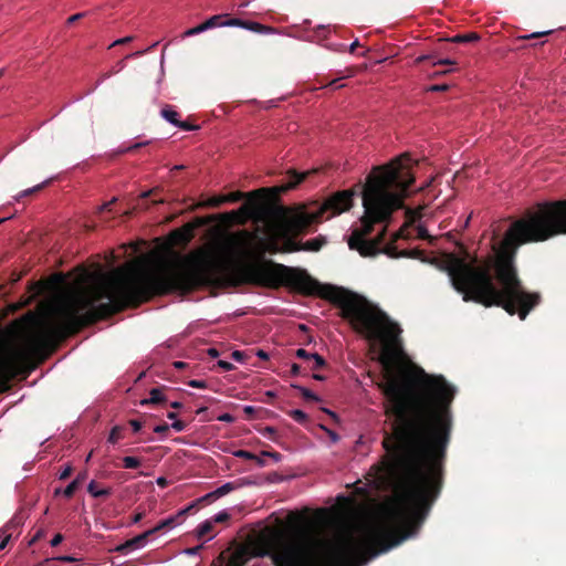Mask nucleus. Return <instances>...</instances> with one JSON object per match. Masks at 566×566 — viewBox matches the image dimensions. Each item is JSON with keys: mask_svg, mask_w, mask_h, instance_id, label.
Instances as JSON below:
<instances>
[{"mask_svg": "<svg viewBox=\"0 0 566 566\" xmlns=\"http://www.w3.org/2000/svg\"><path fill=\"white\" fill-rule=\"evenodd\" d=\"M443 462H375L361 480L347 483L355 494L368 497L369 490L390 491L375 521L360 527L342 528L325 539L307 524V518L291 512L289 531L266 528L258 538L256 556H268L275 566H353L399 545L422 520L442 488Z\"/></svg>", "mask_w": 566, "mask_h": 566, "instance_id": "nucleus-1", "label": "nucleus"}, {"mask_svg": "<svg viewBox=\"0 0 566 566\" xmlns=\"http://www.w3.org/2000/svg\"><path fill=\"white\" fill-rule=\"evenodd\" d=\"M343 317L368 340L382 345V381L378 385L395 416L392 433L384 446L390 460H442L452 426L450 405L455 388L442 376H432L418 367L397 366L401 329L365 298L340 300ZM381 460H389L382 458Z\"/></svg>", "mask_w": 566, "mask_h": 566, "instance_id": "nucleus-2", "label": "nucleus"}, {"mask_svg": "<svg viewBox=\"0 0 566 566\" xmlns=\"http://www.w3.org/2000/svg\"><path fill=\"white\" fill-rule=\"evenodd\" d=\"M203 272L201 260L149 268L129 263L107 273L98 272L91 284L78 283L59 300L46 324L48 333L64 337L155 294L189 290L200 283Z\"/></svg>", "mask_w": 566, "mask_h": 566, "instance_id": "nucleus-3", "label": "nucleus"}, {"mask_svg": "<svg viewBox=\"0 0 566 566\" xmlns=\"http://www.w3.org/2000/svg\"><path fill=\"white\" fill-rule=\"evenodd\" d=\"M412 164L411 157L403 154L388 165L375 168L368 176L363 191L364 216L347 239L349 249L357 250L363 256L381 251L385 228L371 239L373 226L388 221L395 210L402 208L408 188L415 180L410 171Z\"/></svg>", "mask_w": 566, "mask_h": 566, "instance_id": "nucleus-4", "label": "nucleus"}, {"mask_svg": "<svg viewBox=\"0 0 566 566\" xmlns=\"http://www.w3.org/2000/svg\"><path fill=\"white\" fill-rule=\"evenodd\" d=\"M353 196L354 192L350 190L338 191L315 210L296 211L284 216L279 223L269 227L265 238H259L255 241L247 231L231 235L224 243V254L229 260L260 258L265 252L280 251V240H283V251H318L324 244L323 240L315 238L297 244L292 237L297 235L313 222L328 220L349 210L353 206Z\"/></svg>", "mask_w": 566, "mask_h": 566, "instance_id": "nucleus-5", "label": "nucleus"}, {"mask_svg": "<svg viewBox=\"0 0 566 566\" xmlns=\"http://www.w3.org/2000/svg\"><path fill=\"white\" fill-rule=\"evenodd\" d=\"M249 272L253 282L266 286L285 284L307 293L313 292L315 287V282L306 272L281 264L269 263L253 265Z\"/></svg>", "mask_w": 566, "mask_h": 566, "instance_id": "nucleus-6", "label": "nucleus"}, {"mask_svg": "<svg viewBox=\"0 0 566 566\" xmlns=\"http://www.w3.org/2000/svg\"><path fill=\"white\" fill-rule=\"evenodd\" d=\"M154 534V531H146L130 539H127L125 543L118 545L115 551L126 554L130 551L138 549L145 546L150 535Z\"/></svg>", "mask_w": 566, "mask_h": 566, "instance_id": "nucleus-7", "label": "nucleus"}, {"mask_svg": "<svg viewBox=\"0 0 566 566\" xmlns=\"http://www.w3.org/2000/svg\"><path fill=\"white\" fill-rule=\"evenodd\" d=\"M196 507V503H190L187 507L179 511L176 515L169 516L163 521H160L155 527L150 528V531H154V534L165 530V528H172L177 524L180 523V518H182L186 514L192 512V510Z\"/></svg>", "mask_w": 566, "mask_h": 566, "instance_id": "nucleus-8", "label": "nucleus"}, {"mask_svg": "<svg viewBox=\"0 0 566 566\" xmlns=\"http://www.w3.org/2000/svg\"><path fill=\"white\" fill-rule=\"evenodd\" d=\"M161 116L167 122H169L170 124H172L176 127L182 128L185 130H191L193 128L192 126L188 125L187 123L180 122L178 119V116H179L178 113L170 107L163 108Z\"/></svg>", "mask_w": 566, "mask_h": 566, "instance_id": "nucleus-9", "label": "nucleus"}, {"mask_svg": "<svg viewBox=\"0 0 566 566\" xmlns=\"http://www.w3.org/2000/svg\"><path fill=\"white\" fill-rule=\"evenodd\" d=\"M245 30L260 34H277L280 31L273 27L264 25L254 21H247Z\"/></svg>", "mask_w": 566, "mask_h": 566, "instance_id": "nucleus-10", "label": "nucleus"}, {"mask_svg": "<svg viewBox=\"0 0 566 566\" xmlns=\"http://www.w3.org/2000/svg\"><path fill=\"white\" fill-rule=\"evenodd\" d=\"M337 504L335 510H338L342 514H347L356 505V501L352 496L338 495Z\"/></svg>", "mask_w": 566, "mask_h": 566, "instance_id": "nucleus-11", "label": "nucleus"}, {"mask_svg": "<svg viewBox=\"0 0 566 566\" xmlns=\"http://www.w3.org/2000/svg\"><path fill=\"white\" fill-rule=\"evenodd\" d=\"M87 492L94 497H105L111 495L112 490L109 488H99L96 481H91L87 486Z\"/></svg>", "mask_w": 566, "mask_h": 566, "instance_id": "nucleus-12", "label": "nucleus"}, {"mask_svg": "<svg viewBox=\"0 0 566 566\" xmlns=\"http://www.w3.org/2000/svg\"><path fill=\"white\" fill-rule=\"evenodd\" d=\"M248 562V556L244 551L234 552L227 563V566H245Z\"/></svg>", "mask_w": 566, "mask_h": 566, "instance_id": "nucleus-13", "label": "nucleus"}, {"mask_svg": "<svg viewBox=\"0 0 566 566\" xmlns=\"http://www.w3.org/2000/svg\"><path fill=\"white\" fill-rule=\"evenodd\" d=\"M213 530V522L212 520H207L203 523H201L196 528V537L198 539L202 538L203 536L208 535Z\"/></svg>", "mask_w": 566, "mask_h": 566, "instance_id": "nucleus-14", "label": "nucleus"}, {"mask_svg": "<svg viewBox=\"0 0 566 566\" xmlns=\"http://www.w3.org/2000/svg\"><path fill=\"white\" fill-rule=\"evenodd\" d=\"M307 174L308 172H302V174L293 172L291 176L292 180L290 182H287L286 185H283L281 187V190L286 191V190L294 188L296 185H298L300 182H302L305 179Z\"/></svg>", "mask_w": 566, "mask_h": 566, "instance_id": "nucleus-15", "label": "nucleus"}, {"mask_svg": "<svg viewBox=\"0 0 566 566\" xmlns=\"http://www.w3.org/2000/svg\"><path fill=\"white\" fill-rule=\"evenodd\" d=\"M218 499L219 497L217 496L216 491H212V492L199 497L198 500L193 501L192 503H196V507L192 511L197 510L198 505L210 504Z\"/></svg>", "mask_w": 566, "mask_h": 566, "instance_id": "nucleus-16", "label": "nucleus"}, {"mask_svg": "<svg viewBox=\"0 0 566 566\" xmlns=\"http://www.w3.org/2000/svg\"><path fill=\"white\" fill-rule=\"evenodd\" d=\"M150 397L148 399H144L142 400V405H146V403H158L163 400V394H161V390L158 389V388H154L150 390Z\"/></svg>", "mask_w": 566, "mask_h": 566, "instance_id": "nucleus-17", "label": "nucleus"}, {"mask_svg": "<svg viewBox=\"0 0 566 566\" xmlns=\"http://www.w3.org/2000/svg\"><path fill=\"white\" fill-rule=\"evenodd\" d=\"M80 488V480H73L64 490L63 495L71 499Z\"/></svg>", "mask_w": 566, "mask_h": 566, "instance_id": "nucleus-18", "label": "nucleus"}, {"mask_svg": "<svg viewBox=\"0 0 566 566\" xmlns=\"http://www.w3.org/2000/svg\"><path fill=\"white\" fill-rule=\"evenodd\" d=\"M308 363L312 369H318L325 366V359L316 353L311 355V360Z\"/></svg>", "mask_w": 566, "mask_h": 566, "instance_id": "nucleus-19", "label": "nucleus"}, {"mask_svg": "<svg viewBox=\"0 0 566 566\" xmlns=\"http://www.w3.org/2000/svg\"><path fill=\"white\" fill-rule=\"evenodd\" d=\"M10 373V361L7 357L0 355V379L6 378Z\"/></svg>", "mask_w": 566, "mask_h": 566, "instance_id": "nucleus-20", "label": "nucleus"}, {"mask_svg": "<svg viewBox=\"0 0 566 566\" xmlns=\"http://www.w3.org/2000/svg\"><path fill=\"white\" fill-rule=\"evenodd\" d=\"M235 486H237L235 483L228 482V483L221 485L220 488L216 489L214 491L217 493V496L221 497V496L228 494L229 492H231L232 490H234Z\"/></svg>", "mask_w": 566, "mask_h": 566, "instance_id": "nucleus-21", "label": "nucleus"}, {"mask_svg": "<svg viewBox=\"0 0 566 566\" xmlns=\"http://www.w3.org/2000/svg\"><path fill=\"white\" fill-rule=\"evenodd\" d=\"M290 416L298 423H305L307 420V415L300 409L291 410Z\"/></svg>", "mask_w": 566, "mask_h": 566, "instance_id": "nucleus-22", "label": "nucleus"}, {"mask_svg": "<svg viewBox=\"0 0 566 566\" xmlns=\"http://www.w3.org/2000/svg\"><path fill=\"white\" fill-rule=\"evenodd\" d=\"M222 27H239L245 29L247 20H241L238 18L229 19L221 23Z\"/></svg>", "mask_w": 566, "mask_h": 566, "instance_id": "nucleus-23", "label": "nucleus"}, {"mask_svg": "<svg viewBox=\"0 0 566 566\" xmlns=\"http://www.w3.org/2000/svg\"><path fill=\"white\" fill-rule=\"evenodd\" d=\"M479 39V35L476 33H469L463 35H455L452 41L453 42H471L476 41Z\"/></svg>", "mask_w": 566, "mask_h": 566, "instance_id": "nucleus-24", "label": "nucleus"}, {"mask_svg": "<svg viewBox=\"0 0 566 566\" xmlns=\"http://www.w3.org/2000/svg\"><path fill=\"white\" fill-rule=\"evenodd\" d=\"M122 431L123 429L120 427H115L109 433L108 441L111 443H116L122 439Z\"/></svg>", "mask_w": 566, "mask_h": 566, "instance_id": "nucleus-25", "label": "nucleus"}, {"mask_svg": "<svg viewBox=\"0 0 566 566\" xmlns=\"http://www.w3.org/2000/svg\"><path fill=\"white\" fill-rule=\"evenodd\" d=\"M49 181H50V180H46V181H44V182H42V184H39V185H36V186L32 187V188H29V189L23 190V191L19 195V198H23V197H25V196H29V195H31V193L35 192V191H39V190H40V189H42L45 185H48V184H49Z\"/></svg>", "mask_w": 566, "mask_h": 566, "instance_id": "nucleus-26", "label": "nucleus"}, {"mask_svg": "<svg viewBox=\"0 0 566 566\" xmlns=\"http://www.w3.org/2000/svg\"><path fill=\"white\" fill-rule=\"evenodd\" d=\"M297 388L305 399L315 400V401L319 400V398L314 392H312L310 389H307L305 387H297Z\"/></svg>", "mask_w": 566, "mask_h": 566, "instance_id": "nucleus-27", "label": "nucleus"}, {"mask_svg": "<svg viewBox=\"0 0 566 566\" xmlns=\"http://www.w3.org/2000/svg\"><path fill=\"white\" fill-rule=\"evenodd\" d=\"M416 235L420 239H430V235L428 233V230L426 227H423L422 224H417L416 226Z\"/></svg>", "mask_w": 566, "mask_h": 566, "instance_id": "nucleus-28", "label": "nucleus"}, {"mask_svg": "<svg viewBox=\"0 0 566 566\" xmlns=\"http://www.w3.org/2000/svg\"><path fill=\"white\" fill-rule=\"evenodd\" d=\"M205 31H206V29H205L203 24L201 23V24H199V25H197V27H195V28L188 29V30L185 32V34H184V35H185V36H192V35H197V34H199V33H201V32H205Z\"/></svg>", "mask_w": 566, "mask_h": 566, "instance_id": "nucleus-29", "label": "nucleus"}, {"mask_svg": "<svg viewBox=\"0 0 566 566\" xmlns=\"http://www.w3.org/2000/svg\"><path fill=\"white\" fill-rule=\"evenodd\" d=\"M230 518V514L226 511L219 512L214 515L212 522L213 523H223Z\"/></svg>", "mask_w": 566, "mask_h": 566, "instance_id": "nucleus-30", "label": "nucleus"}, {"mask_svg": "<svg viewBox=\"0 0 566 566\" xmlns=\"http://www.w3.org/2000/svg\"><path fill=\"white\" fill-rule=\"evenodd\" d=\"M218 19H219V15H213V17L209 18L207 21H205L202 24H203L206 31L208 29L214 28L217 25Z\"/></svg>", "mask_w": 566, "mask_h": 566, "instance_id": "nucleus-31", "label": "nucleus"}, {"mask_svg": "<svg viewBox=\"0 0 566 566\" xmlns=\"http://www.w3.org/2000/svg\"><path fill=\"white\" fill-rule=\"evenodd\" d=\"M224 201H226V197H213L207 201V205L211 206V207H218L219 205H221Z\"/></svg>", "mask_w": 566, "mask_h": 566, "instance_id": "nucleus-32", "label": "nucleus"}, {"mask_svg": "<svg viewBox=\"0 0 566 566\" xmlns=\"http://www.w3.org/2000/svg\"><path fill=\"white\" fill-rule=\"evenodd\" d=\"M311 355H313V354H312V353L306 352V350H305V349H303V348H298V349L296 350V357L302 358V359H305V360H307V361H310V360H311Z\"/></svg>", "mask_w": 566, "mask_h": 566, "instance_id": "nucleus-33", "label": "nucleus"}, {"mask_svg": "<svg viewBox=\"0 0 566 566\" xmlns=\"http://www.w3.org/2000/svg\"><path fill=\"white\" fill-rule=\"evenodd\" d=\"M201 549H202V545H198L195 547L186 548L184 552H185V554H187L189 556H193V555H197Z\"/></svg>", "mask_w": 566, "mask_h": 566, "instance_id": "nucleus-34", "label": "nucleus"}, {"mask_svg": "<svg viewBox=\"0 0 566 566\" xmlns=\"http://www.w3.org/2000/svg\"><path fill=\"white\" fill-rule=\"evenodd\" d=\"M133 41V36H125V38H122V39H118L116 41H114L109 48H113V46H116V45H120V44H125V43H128Z\"/></svg>", "mask_w": 566, "mask_h": 566, "instance_id": "nucleus-35", "label": "nucleus"}, {"mask_svg": "<svg viewBox=\"0 0 566 566\" xmlns=\"http://www.w3.org/2000/svg\"><path fill=\"white\" fill-rule=\"evenodd\" d=\"M158 42H155L153 43L149 48H147L146 50L144 51H137V52H134L132 54H129L127 57H136V56H140L143 55L144 53L150 51L151 49H154L155 46H157Z\"/></svg>", "mask_w": 566, "mask_h": 566, "instance_id": "nucleus-36", "label": "nucleus"}, {"mask_svg": "<svg viewBox=\"0 0 566 566\" xmlns=\"http://www.w3.org/2000/svg\"><path fill=\"white\" fill-rule=\"evenodd\" d=\"M148 145V142H143V143H136L127 148H124V149H120L119 153H126V151H129V150H133V149H137L139 147H143V146H146Z\"/></svg>", "mask_w": 566, "mask_h": 566, "instance_id": "nucleus-37", "label": "nucleus"}, {"mask_svg": "<svg viewBox=\"0 0 566 566\" xmlns=\"http://www.w3.org/2000/svg\"><path fill=\"white\" fill-rule=\"evenodd\" d=\"M432 64L433 65H453V64H455V62L450 59H440V60L433 61Z\"/></svg>", "mask_w": 566, "mask_h": 566, "instance_id": "nucleus-38", "label": "nucleus"}, {"mask_svg": "<svg viewBox=\"0 0 566 566\" xmlns=\"http://www.w3.org/2000/svg\"><path fill=\"white\" fill-rule=\"evenodd\" d=\"M218 420L222 422H233L235 419L230 413H222L218 417Z\"/></svg>", "mask_w": 566, "mask_h": 566, "instance_id": "nucleus-39", "label": "nucleus"}, {"mask_svg": "<svg viewBox=\"0 0 566 566\" xmlns=\"http://www.w3.org/2000/svg\"><path fill=\"white\" fill-rule=\"evenodd\" d=\"M189 386H191L193 388H201V389L207 387V385L203 380H197V379L190 380Z\"/></svg>", "mask_w": 566, "mask_h": 566, "instance_id": "nucleus-40", "label": "nucleus"}, {"mask_svg": "<svg viewBox=\"0 0 566 566\" xmlns=\"http://www.w3.org/2000/svg\"><path fill=\"white\" fill-rule=\"evenodd\" d=\"M235 455L244 457L245 460H251V461L259 460V458L256 455L248 453V452H243V451L237 452Z\"/></svg>", "mask_w": 566, "mask_h": 566, "instance_id": "nucleus-41", "label": "nucleus"}, {"mask_svg": "<svg viewBox=\"0 0 566 566\" xmlns=\"http://www.w3.org/2000/svg\"><path fill=\"white\" fill-rule=\"evenodd\" d=\"M448 90V85L446 84H442V85H439V84H436V85H431L428 91L430 92H442V91H447Z\"/></svg>", "mask_w": 566, "mask_h": 566, "instance_id": "nucleus-42", "label": "nucleus"}, {"mask_svg": "<svg viewBox=\"0 0 566 566\" xmlns=\"http://www.w3.org/2000/svg\"><path fill=\"white\" fill-rule=\"evenodd\" d=\"M72 473V468L71 467H66L61 473H60V479L61 480H66Z\"/></svg>", "mask_w": 566, "mask_h": 566, "instance_id": "nucleus-43", "label": "nucleus"}, {"mask_svg": "<svg viewBox=\"0 0 566 566\" xmlns=\"http://www.w3.org/2000/svg\"><path fill=\"white\" fill-rule=\"evenodd\" d=\"M62 541H63V536H62V534H56V535L51 539V546L55 547V546H57Z\"/></svg>", "mask_w": 566, "mask_h": 566, "instance_id": "nucleus-44", "label": "nucleus"}, {"mask_svg": "<svg viewBox=\"0 0 566 566\" xmlns=\"http://www.w3.org/2000/svg\"><path fill=\"white\" fill-rule=\"evenodd\" d=\"M171 427H172L176 431H178V432H179V431H182V430H184L185 424H184V422H182V421H178V420H176V421H174V422L171 423Z\"/></svg>", "mask_w": 566, "mask_h": 566, "instance_id": "nucleus-45", "label": "nucleus"}, {"mask_svg": "<svg viewBox=\"0 0 566 566\" xmlns=\"http://www.w3.org/2000/svg\"><path fill=\"white\" fill-rule=\"evenodd\" d=\"M129 424H130V427L133 429V432H138L140 430V428H142L140 422L137 421V420H130Z\"/></svg>", "mask_w": 566, "mask_h": 566, "instance_id": "nucleus-46", "label": "nucleus"}, {"mask_svg": "<svg viewBox=\"0 0 566 566\" xmlns=\"http://www.w3.org/2000/svg\"><path fill=\"white\" fill-rule=\"evenodd\" d=\"M142 462H123V468L137 469Z\"/></svg>", "mask_w": 566, "mask_h": 566, "instance_id": "nucleus-47", "label": "nucleus"}, {"mask_svg": "<svg viewBox=\"0 0 566 566\" xmlns=\"http://www.w3.org/2000/svg\"><path fill=\"white\" fill-rule=\"evenodd\" d=\"M82 17H84V13H76V14H73V15H71V17L67 19V23H69V24L74 23L75 21L80 20Z\"/></svg>", "mask_w": 566, "mask_h": 566, "instance_id": "nucleus-48", "label": "nucleus"}, {"mask_svg": "<svg viewBox=\"0 0 566 566\" xmlns=\"http://www.w3.org/2000/svg\"><path fill=\"white\" fill-rule=\"evenodd\" d=\"M218 364L224 370H231L232 367H233L231 363H228V361H224V360H220Z\"/></svg>", "mask_w": 566, "mask_h": 566, "instance_id": "nucleus-49", "label": "nucleus"}, {"mask_svg": "<svg viewBox=\"0 0 566 566\" xmlns=\"http://www.w3.org/2000/svg\"><path fill=\"white\" fill-rule=\"evenodd\" d=\"M548 33H551V31L532 33V34L523 36V39H534V38L542 36V35L548 34Z\"/></svg>", "mask_w": 566, "mask_h": 566, "instance_id": "nucleus-50", "label": "nucleus"}, {"mask_svg": "<svg viewBox=\"0 0 566 566\" xmlns=\"http://www.w3.org/2000/svg\"><path fill=\"white\" fill-rule=\"evenodd\" d=\"M409 217H410V221L413 223L416 222L418 219L421 218V214L420 212H408Z\"/></svg>", "mask_w": 566, "mask_h": 566, "instance_id": "nucleus-51", "label": "nucleus"}, {"mask_svg": "<svg viewBox=\"0 0 566 566\" xmlns=\"http://www.w3.org/2000/svg\"><path fill=\"white\" fill-rule=\"evenodd\" d=\"M157 484L161 488H166L168 485V480L164 476H159L157 479Z\"/></svg>", "mask_w": 566, "mask_h": 566, "instance_id": "nucleus-52", "label": "nucleus"}, {"mask_svg": "<svg viewBox=\"0 0 566 566\" xmlns=\"http://www.w3.org/2000/svg\"><path fill=\"white\" fill-rule=\"evenodd\" d=\"M243 411H244V413H245L247 416H249V417H250V416H252V415L254 413L255 409H254V407H252V406H245V407L243 408Z\"/></svg>", "mask_w": 566, "mask_h": 566, "instance_id": "nucleus-53", "label": "nucleus"}, {"mask_svg": "<svg viewBox=\"0 0 566 566\" xmlns=\"http://www.w3.org/2000/svg\"><path fill=\"white\" fill-rule=\"evenodd\" d=\"M144 515H145V514H144V513H142V512L136 513V514L134 515V517H133V523H138V522H140V521L143 520Z\"/></svg>", "mask_w": 566, "mask_h": 566, "instance_id": "nucleus-54", "label": "nucleus"}, {"mask_svg": "<svg viewBox=\"0 0 566 566\" xmlns=\"http://www.w3.org/2000/svg\"><path fill=\"white\" fill-rule=\"evenodd\" d=\"M358 46H359V42H358V40H355V41L349 45V48H348L349 53H354V52H355V50H356V48H358Z\"/></svg>", "mask_w": 566, "mask_h": 566, "instance_id": "nucleus-55", "label": "nucleus"}, {"mask_svg": "<svg viewBox=\"0 0 566 566\" xmlns=\"http://www.w3.org/2000/svg\"><path fill=\"white\" fill-rule=\"evenodd\" d=\"M298 373H300V366L297 364H293L291 367V374L293 376H296V375H298Z\"/></svg>", "mask_w": 566, "mask_h": 566, "instance_id": "nucleus-56", "label": "nucleus"}, {"mask_svg": "<svg viewBox=\"0 0 566 566\" xmlns=\"http://www.w3.org/2000/svg\"><path fill=\"white\" fill-rule=\"evenodd\" d=\"M10 537H11V536H10V535H8V536H6V537L1 541V543H0V551H2V549H4V548H6V546H7L8 542L10 541Z\"/></svg>", "mask_w": 566, "mask_h": 566, "instance_id": "nucleus-57", "label": "nucleus"}, {"mask_svg": "<svg viewBox=\"0 0 566 566\" xmlns=\"http://www.w3.org/2000/svg\"><path fill=\"white\" fill-rule=\"evenodd\" d=\"M85 479H86V473L81 472L77 474V476L74 480H80V486H81Z\"/></svg>", "mask_w": 566, "mask_h": 566, "instance_id": "nucleus-58", "label": "nucleus"}, {"mask_svg": "<svg viewBox=\"0 0 566 566\" xmlns=\"http://www.w3.org/2000/svg\"><path fill=\"white\" fill-rule=\"evenodd\" d=\"M167 429H168V426L164 424V426L155 427L154 431L158 432V433H161V432L166 431Z\"/></svg>", "mask_w": 566, "mask_h": 566, "instance_id": "nucleus-59", "label": "nucleus"}, {"mask_svg": "<svg viewBox=\"0 0 566 566\" xmlns=\"http://www.w3.org/2000/svg\"><path fill=\"white\" fill-rule=\"evenodd\" d=\"M339 80L332 81L328 85L333 88H339L343 87V84H338Z\"/></svg>", "mask_w": 566, "mask_h": 566, "instance_id": "nucleus-60", "label": "nucleus"}, {"mask_svg": "<svg viewBox=\"0 0 566 566\" xmlns=\"http://www.w3.org/2000/svg\"><path fill=\"white\" fill-rule=\"evenodd\" d=\"M239 196H240L239 193H232L230 196H227L226 197V201H228V200L229 201H234V200H237L239 198Z\"/></svg>", "mask_w": 566, "mask_h": 566, "instance_id": "nucleus-61", "label": "nucleus"}, {"mask_svg": "<svg viewBox=\"0 0 566 566\" xmlns=\"http://www.w3.org/2000/svg\"><path fill=\"white\" fill-rule=\"evenodd\" d=\"M325 430L327 431L328 436L331 437V439L333 441H337L338 440V436L334 431H331V430H327V429H325Z\"/></svg>", "mask_w": 566, "mask_h": 566, "instance_id": "nucleus-62", "label": "nucleus"}, {"mask_svg": "<svg viewBox=\"0 0 566 566\" xmlns=\"http://www.w3.org/2000/svg\"><path fill=\"white\" fill-rule=\"evenodd\" d=\"M115 200H116V199H115V198H113L111 201H108V202L104 203V205L101 207V210H107V209L111 207V205H112Z\"/></svg>", "mask_w": 566, "mask_h": 566, "instance_id": "nucleus-63", "label": "nucleus"}, {"mask_svg": "<svg viewBox=\"0 0 566 566\" xmlns=\"http://www.w3.org/2000/svg\"><path fill=\"white\" fill-rule=\"evenodd\" d=\"M57 560H61V562H73L74 558L71 557V556H62V557H59Z\"/></svg>", "mask_w": 566, "mask_h": 566, "instance_id": "nucleus-64", "label": "nucleus"}]
</instances>
